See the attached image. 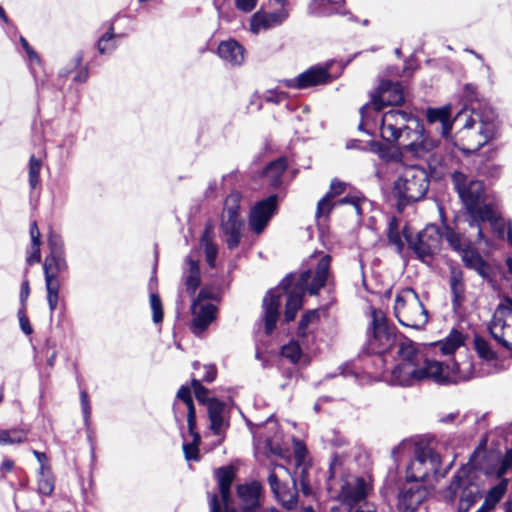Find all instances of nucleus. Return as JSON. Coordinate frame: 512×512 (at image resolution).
Listing matches in <instances>:
<instances>
[{
    "mask_svg": "<svg viewBox=\"0 0 512 512\" xmlns=\"http://www.w3.org/2000/svg\"><path fill=\"white\" fill-rule=\"evenodd\" d=\"M258 0H235V5L237 9L243 12L252 11L256 5Z\"/></svg>",
    "mask_w": 512,
    "mask_h": 512,
    "instance_id": "obj_60",
    "label": "nucleus"
},
{
    "mask_svg": "<svg viewBox=\"0 0 512 512\" xmlns=\"http://www.w3.org/2000/svg\"><path fill=\"white\" fill-rule=\"evenodd\" d=\"M347 187V183L340 181L338 179H333L330 183L329 190L325 194L327 198L334 200L337 196L341 195L345 192Z\"/></svg>",
    "mask_w": 512,
    "mask_h": 512,
    "instance_id": "obj_52",
    "label": "nucleus"
},
{
    "mask_svg": "<svg viewBox=\"0 0 512 512\" xmlns=\"http://www.w3.org/2000/svg\"><path fill=\"white\" fill-rule=\"evenodd\" d=\"M317 318H318V314H317L316 310H311L309 312H306L300 320V323L298 326V334L300 336H305L309 325L311 323H313L314 321H316Z\"/></svg>",
    "mask_w": 512,
    "mask_h": 512,
    "instance_id": "obj_50",
    "label": "nucleus"
},
{
    "mask_svg": "<svg viewBox=\"0 0 512 512\" xmlns=\"http://www.w3.org/2000/svg\"><path fill=\"white\" fill-rule=\"evenodd\" d=\"M196 428L193 429V432H189L193 437V441L191 443L183 444V452L186 460L188 461H197L199 460V448L198 444L200 442V435L195 431Z\"/></svg>",
    "mask_w": 512,
    "mask_h": 512,
    "instance_id": "obj_42",
    "label": "nucleus"
},
{
    "mask_svg": "<svg viewBox=\"0 0 512 512\" xmlns=\"http://www.w3.org/2000/svg\"><path fill=\"white\" fill-rule=\"evenodd\" d=\"M287 160L281 157L269 163L264 170V177L269 181V184L276 188L282 183V175L287 169Z\"/></svg>",
    "mask_w": 512,
    "mask_h": 512,
    "instance_id": "obj_31",
    "label": "nucleus"
},
{
    "mask_svg": "<svg viewBox=\"0 0 512 512\" xmlns=\"http://www.w3.org/2000/svg\"><path fill=\"white\" fill-rule=\"evenodd\" d=\"M32 453L40 465L39 472H43L44 470H51L50 467L47 465L48 458L45 453L39 452L37 450H32Z\"/></svg>",
    "mask_w": 512,
    "mask_h": 512,
    "instance_id": "obj_63",
    "label": "nucleus"
},
{
    "mask_svg": "<svg viewBox=\"0 0 512 512\" xmlns=\"http://www.w3.org/2000/svg\"><path fill=\"white\" fill-rule=\"evenodd\" d=\"M193 320L191 330L195 335L202 334L216 317V306L195 300L192 304Z\"/></svg>",
    "mask_w": 512,
    "mask_h": 512,
    "instance_id": "obj_20",
    "label": "nucleus"
},
{
    "mask_svg": "<svg viewBox=\"0 0 512 512\" xmlns=\"http://www.w3.org/2000/svg\"><path fill=\"white\" fill-rule=\"evenodd\" d=\"M292 480L293 487L290 488L286 484H283V486L280 488V497H275V499L288 510L294 509L297 506L298 502V496L295 486L297 484V481H299V478L295 474Z\"/></svg>",
    "mask_w": 512,
    "mask_h": 512,
    "instance_id": "obj_34",
    "label": "nucleus"
},
{
    "mask_svg": "<svg viewBox=\"0 0 512 512\" xmlns=\"http://www.w3.org/2000/svg\"><path fill=\"white\" fill-rule=\"evenodd\" d=\"M493 229L497 230L499 237L504 238L505 232L507 234V241L509 245L512 247V225L511 222H509L507 225L505 222L500 218V215L498 214V225L496 227L492 226Z\"/></svg>",
    "mask_w": 512,
    "mask_h": 512,
    "instance_id": "obj_53",
    "label": "nucleus"
},
{
    "mask_svg": "<svg viewBox=\"0 0 512 512\" xmlns=\"http://www.w3.org/2000/svg\"><path fill=\"white\" fill-rule=\"evenodd\" d=\"M80 401H81V408H82L84 421H85V424H87L90 414H91V407H90V403H89L88 393L84 390L80 392Z\"/></svg>",
    "mask_w": 512,
    "mask_h": 512,
    "instance_id": "obj_55",
    "label": "nucleus"
},
{
    "mask_svg": "<svg viewBox=\"0 0 512 512\" xmlns=\"http://www.w3.org/2000/svg\"><path fill=\"white\" fill-rule=\"evenodd\" d=\"M48 247L50 250L49 255H62L65 254L64 242L62 237L53 232L52 230L48 235Z\"/></svg>",
    "mask_w": 512,
    "mask_h": 512,
    "instance_id": "obj_48",
    "label": "nucleus"
},
{
    "mask_svg": "<svg viewBox=\"0 0 512 512\" xmlns=\"http://www.w3.org/2000/svg\"><path fill=\"white\" fill-rule=\"evenodd\" d=\"M185 262L188 266L187 270L184 272L185 287L186 291L190 295H193L199 287L201 281L199 261L193 259L191 255H188L185 259Z\"/></svg>",
    "mask_w": 512,
    "mask_h": 512,
    "instance_id": "obj_30",
    "label": "nucleus"
},
{
    "mask_svg": "<svg viewBox=\"0 0 512 512\" xmlns=\"http://www.w3.org/2000/svg\"><path fill=\"white\" fill-rule=\"evenodd\" d=\"M55 488V480L51 470L38 473L37 491L42 496H50Z\"/></svg>",
    "mask_w": 512,
    "mask_h": 512,
    "instance_id": "obj_37",
    "label": "nucleus"
},
{
    "mask_svg": "<svg viewBox=\"0 0 512 512\" xmlns=\"http://www.w3.org/2000/svg\"><path fill=\"white\" fill-rule=\"evenodd\" d=\"M281 355L293 364L298 363L302 356V350L299 343L297 341H290L282 347Z\"/></svg>",
    "mask_w": 512,
    "mask_h": 512,
    "instance_id": "obj_45",
    "label": "nucleus"
},
{
    "mask_svg": "<svg viewBox=\"0 0 512 512\" xmlns=\"http://www.w3.org/2000/svg\"><path fill=\"white\" fill-rule=\"evenodd\" d=\"M20 43H21L22 47L25 49V51L29 57V60L31 62L39 63V57H38L37 53L32 49V47L29 45L27 40L22 36L20 37Z\"/></svg>",
    "mask_w": 512,
    "mask_h": 512,
    "instance_id": "obj_61",
    "label": "nucleus"
},
{
    "mask_svg": "<svg viewBox=\"0 0 512 512\" xmlns=\"http://www.w3.org/2000/svg\"><path fill=\"white\" fill-rule=\"evenodd\" d=\"M204 370V375L202 376V380L207 383H211L216 379L217 369L215 365L207 364L202 366Z\"/></svg>",
    "mask_w": 512,
    "mask_h": 512,
    "instance_id": "obj_57",
    "label": "nucleus"
},
{
    "mask_svg": "<svg viewBox=\"0 0 512 512\" xmlns=\"http://www.w3.org/2000/svg\"><path fill=\"white\" fill-rule=\"evenodd\" d=\"M387 237L389 244L395 247L397 253H401L404 249V242L402 241L398 226L394 219L389 223Z\"/></svg>",
    "mask_w": 512,
    "mask_h": 512,
    "instance_id": "obj_46",
    "label": "nucleus"
},
{
    "mask_svg": "<svg viewBox=\"0 0 512 512\" xmlns=\"http://www.w3.org/2000/svg\"><path fill=\"white\" fill-rule=\"evenodd\" d=\"M488 330L499 345L512 351V297H504L497 305Z\"/></svg>",
    "mask_w": 512,
    "mask_h": 512,
    "instance_id": "obj_10",
    "label": "nucleus"
},
{
    "mask_svg": "<svg viewBox=\"0 0 512 512\" xmlns=\"http://www.w3.org/2000/svg\"><path fill=\"white\" fill-rule=\"evenodd\" d=\"M336 206V203L334 200H331L330 198H327L325 195L318 201L315 217L316 219L320 221H326L333 210V208Z\"/></svg>",
    "mask_w": 512,
    "mask_h": 512,
    "instance_id": "obj_43",
    "label": "nucleus"
},
{
    "mask_svg": "<svg viewBox=\"0 0 512 512\" xmlns=\"http://www.w3.org/2000/svg\"><path fill=\"white\" fill-rule=\"evenodd\" d=\"M450 288L453 294L454 305H460L464 300L465 284L460 269L453 268L450 273Z\"/></svg>",
    "mask_w": 512,
    "mask_h": 512,
    "instance_id": "obj_33",
    "label": "nucleus"
},
{
    "mask_svg": "<svg viewBox=\"0 0 512 512\" xmlns=\"http://www.w3.org/2000/svg\"><path fill=\"white\" fill-rule=\"evenodd\" d=\"M101 29L103 33L98 38L97 50L100 54H111L116 50L119 39L122 38V34H116L114 32L112 21L104 23Z\"/></svg>",
    "mask_w": 512,
    "mask_h": 512,
    "instance_id": "obj_28",
    "label": "nucleus"
},
{
    "mask_svg": "<svg viewBox=\"0 0 512 512\" xmlns=\"http://www.w3.org/2000/svg\"><path fill=\"white\" fill-rule=\"evenodd\" d=\"M474 459L475 454L472 455L466 466L455 473L444 492V499L449 503H454L459 499V512H467L481 496L480 487L473 481L471 475V470L477 467Z\"/></svg>",
    "mask_w": 512,
    "mask_h": 512,
    "instance_id": "obj_6",
    "label": "nucleus"
},
{
    "mask_svg": "<svg viewBox=\"0 0 512 512\" xmlns=\"http://www.w3.org/2000/svg\"><path fill=\"white\" fill-rule=\"evenodd\" d=\"M207 414L209 419V429L221 440L230 426V408L217 398L207 400Z\"/></svg>",
    "mask_w": 512,
    "mask_h": 512,
    "instance_id": "obj_12",
    "label": "nucleus"
},
{
    "mask_svg": "<svg viewBox=\"0 0 512 512\" xmlns=\"http://www.w3.org/2000/svg\"><path fill=\"white\" fill-rule=\"evenodd\" d=\"M367 349L379 356L395 354L397 364L391 369L389 378L392 385L409 387L423 380L448 384L469 378L460 374L462 370L471 367L469 362L454 363L450 368L439 361L428 359L415 342L397 334L396 328L389 325L381 311H372Z\"/></svg>",
    "mask_w": 512,
    "mask_h": 512,
    "instance_id": "obj_1",
    "label": "nucleus"
},
{
    "mask_svg": "<svg viewBox=\"0 0 512 512\" xmlns=\"http://www.w3.org/2000/svg\"><path fill=\"white\" fill-rule=\"evenodd\" d=\"M191 386L194 390L196 399L207 406V400L209 399L207 398V395L209 390L201 384L200 380L195 378L191 380Z\"/></svg>",
    "mask_w": 512,
    "mask_h": 512,
    "instance_id": "obj_51",
    "label": "nucleus"
},
{
    "mask_svg": "<svg viewBox=\"0 0 512 512\" xmlns=\"http://www.w3.org/2000/svg\"><path fill=\"white\" fill-rule=\"evenodd\" d=\"M345 0H312L308 5V13L313 16L328 17L333 14L347 15L349 20H356L355 17L343 8Z\"/></svg>",
    "mask_w": 512,
    "mask_h": 512,
    "instance_id": "obj_23",
    "label": "nucleus"
},
{
    "mask_svg": "<svg viewBox=\"0 0 512 512\" xmlns=\"http://www.w3.org/2000/svg\"><path fill=\"white\" fill-rule=\"evenodd\" d=\"M442 239L443 234L435 224L427 225L416 237L406 236L409 248L423 262L432 258L440 251Z\"/></svg>",
    "mask_w": 512,
    "mask_h": 512,
    "instance_id": "obj_11",
    "label": "nucleus"
},
{
    "mask_svg": "<svg viewBox=\"0 0 512 512\" xmlns=\"http://www.w3.org/2000/svg\"><path fill=\"white\" fill-rule=\"evenodd\" d=\"M507 483L508 481L504 479L498 485L491 488L487 493L484 502H486L490 507L494 508L505 494Z\"/></svg>",
    "mask_w": 512,
    "mask_h": 512,
    "instance_id": "obj_44",
    "label": "nucleus"
},
{
    "mask_svg": "<svg viewBox=\"0 0 512 512\" xmlns=\"http://www.w3.org/2000/svg\"><path fill=\"white\" fill-rule=\"evenodd\" d=\"M29 265L39 263L41 261L40 244H31V252L26 259Z\"/></svg>",
    "mask_w": 512,
    "mask_h": 512,
    "instance_id": "obj_58",
    "label": "nucleus"
},
{
    "mask_svg": "<svg viewBox=\"0 0 512 512\" xmlns=\"http://www.w3.org/2000/svg\"><path fill=\"white\" fill-rule=\"evenodd\" d=\"M427 118L431 124L439 125L436 129L444 138L449 137L453 124L460 126L456 133V145L468 154L477 152L500 135L501 122L498 115L487 107L464 109L457 113L452 122L446 108L428 110Z\"/></svg>",
    "mask_w": 512,
    "mask_h": 512,
    "instance_id": "obj_3",
    "label": "nucleus"
},
{
    "mask_svg": "<svg viewBox=\"0 0 512 512\" xmlns=\"http://www.w3.org/2000/svg\"><path fill=\"white\" fill-rule=\"evenodd\" d=\"M176 398L181 400L187 407V425L189 432L196 428V411L191 396V389L188 386H181L177 392Z\"/></svg>",
    "mask_w": 512,
    "mask_h": 512,
    "instance_id": "obj_32",
    "label": "nucleus"
},
{
    "mask_svg": "<svg viewBox=\"0 0 512 512\" xmlns=\"http://www.w3.org/2000/svg\"><path fill=\"white\" fill-rule=\"evenodd\" d=\"M28 431L22 428L0 430V445H13L23 443L27 439Z\"/></svg>",
    "mask_w": 512,
    "mask_h": 512,
    "instance_id": "obj_36",
    "label": "nucleus"
},
{
    "mask_svg": "<svg viewBox=\"0 0 512 512\" xmlns=\"http://www.w3.org/2000/svg\"><path fill=\"white\" fill-rule=\"evenodd\" d=\"M24 310H25V307H22L18 311L19 323H20L21 330L26 335H30L32 333V328H31V325L29 323V319L25 315V311Z\"/></svg>",
    "mask_w": 512,
    "mask_h": 512,
    "instance_id": "obj_56",
    "label": "nucleus"
},
{
    "mask_svg": "<svg viewBox=\"0 0 512 512\" xmlns=\"http://www.w3.org/2000/svg\"><path fill=\"white\" fill-rule=\"evenodd\" d=\"M264 98L267 102H272V103L277 104L286 98V93L282 92V91H277V90H270V91L266 92Z\"/></svg>",
    "mask_w": 512,
    "mask_h": 512,
    "instance_id": "obj_59",
    "label": "nucleus"
},
{
    "mask_svg": "<svg viewBox=\"0 0 512 512\" xmlns=\"http://www.w3.org/2000/svg\"><path fill=\"white\" fill-rule=\"evenodd\" d=\"M45 286L47 291V301L50 312L56 309L59 301V291L61 287L60 281H47L45 280Z\"/></svg>",
    "mask_w": 512,
    "mask_h": 512,
    "instance_id": "obj_41",
    "label": "nucleus"
},
{
    "mask_svg": "<svg viewBox=\"0 0 512 512\" xmlns=\"http://www.w3.org/2000/svg\"><path fill=\"white\" fill-rule=\"evenodd\" d=\"M30 237H31V244H41L40 231H39L36 221L32 222L30 225Z\"/></svg>",
    "mask_w": 512,
    "mask_h": 512,
    "instance_id": "obj_64",
    "label": "nucleus"
},
{
    "mask_svg": "<svg viewBox=\"0 0 512 512\" xmlns=\"http://www.w3.org/2000/svg\"><path fill=\"white\" fill-rule=\"evenodd\" d=\"M221 227L226 236V244L230 250L235 249L242 237L244 221L241 218H223Z\"/></svg>",
    "mask_w": 512,
    "mask_h": 512,
    "instance_id": "obj_25",
    "label": "nucleus"
},
{
    "mask_svg": "<svg viewBox=\"0 0 512 512\" xmlns=\"http://www.w3.org/2000/svg\"><path fill=\"white\" fill-rule=\"evenodd\" d=\"M316 260L314 269L309 268L302 271L298 277L295 274L287 275L276 289H271L263 299V313L265 332L271 334L275 329L279 318V307L281 304V292L287 294L285 305V320L290 322L295 319L298 310L303 305V297L306 292L310 295L318 294L330 277V255H322Z\"/></svg>",
    "mask_w": 512,
    "mask_h": 512,
    "instance_id": "obj_2",
    "label": "nucleus"
},
{
    "mask_svg": "<svg viewBox=\"0 0 512 512\" xmlns=\"http://www.w3.org/2000/svg\"><path fill=\"white\" fill-rule=\"evenodd\" d=\"M404 100L401 84L390 80H382L377 90L371 95V103L376 111H380L387 105H401Z\"/></svg>",
    "mask_w": 512,
    "mask_h": 512,
    "instance_id": "obj_13",
    "label": "nucleus"
},
{
    "mask_svg": "<svg viewBox=\"0 0 512 512\" xmlns=\"http://www.w3.org/2000/svg\"><path fill=\"white\" fill-rule=\"evenodd\" d=\"M150 306L152 309V319L155 324L162 322L163 320V308L162 302L158 294H150Z\"/></svg>",
    "mask_w": 512,
    "mask_h": 512,
    "instance_id": "obj_49",
    "label": "nucleus"
},
{
    "mask_svg": "<svg viewBox=\"0 0 512 512\" xmlns=\"http://www.w3.org/2000/svg\"><path fill=\"white\" fill-rule=\"evenodd\" d=\"M68 270L65 254L47 255L43 264L44 277L47 281H60L59 275Z\"/></svg>",
    "mask_w": 512,
    "mask_h": 512,
    "instance_id": "obj_27",
    "label": "nucleus"
},
{
    "mask_svg": "<svg viewBox=\"0 0 512 512\" xmlns=\"http://www.w3.org/2000/svg\"><path fill=\"white\" fill-rule=\"evenodd\" d=\"M216 477L218 480L219 494L221 498V501H218L221 512H230L235 509L231 505L230 499V488L235 477L234 470L231 467H221L216 471ZM212 497L213 495L211 498ZM216 497L217 500H219L217 495Z\"/></svg>",
    "mask_w": 512,
    "mask_h": 512,
    "instance_id": "obj_21",
    "label": "nucleus"
},
{
    "mask_svg": "<svg viewBox=\"0 0 512 512\" xmlns=\"http://www.w3.org/2000/svg\"><path fill=\"white\" fill-rule=\"evenodd\" d=\"M42 167V162L34 155L29 160V185L31 189H35L39 184V174Z\"/></svg>",
    "mask_w": 512,
    "mask_h": 512,
    "instance_id": "obj_47",
    "label": "nucleus"
},
{
    "mask_svg": "<svg viewBox=\"0 0 512 512\" xmlns=\"http://www.w3.org/2000/svg\"><path fill=\"white\" fill-rule=\"evenodd\" d=\"M427 489L420 482L406 480L398 494V508L403 512H413L424 501Z\"/></svg>",
    "mask_w": 512,
    "mask_h": 512,
    "instance_id": "obj_15",
    "label": "nucleus"
},
{
    "mask_svg": "<svg viewBox=\"0 0 512 512\" xmlns=\"http://www.w3.org/2000/svg\"><path fill=\"white\" fill-rule=\"evenodd\" d=\"M429 188V176L420 166L405 167L394 183V194L398 198V205L405 206L410 202L422 199Z\"/></svg>",
    "mask_w": 512,
    "mask_h": 512,
    "instance_id": "obj_7",
    "label": "nucleus"
},
{
    "mask_svg": "<svg viewBox=\"0 0 512 512\" xmlns=\"http://www.w3.org/2000/svg\"><path fill=\"white\" fill-rule=\"evenodd\" d=\"M370 486L363 478H350L344 482L339 493V500L350 507L364 501Z\"/></svg>",
    "mask_w": 512,
    "mask_h": 512,
    "instance_id": "obj_18",
    "label": "nucleus"
},
{
    "mask_svg": "<svg viewBox=\"0 0 512 512\" xmlns=\"http://www.w3.org/2000/svg\"><path fill=\"white\" fill-rule=\"evenodd\" d=\"M240 509L237 512H250L259 508L262 504L264 494L263 486L259 481H251L237 486Z\"/></svg>",
    "mask_w": 512,
    "mask_h": 512,
    "instance_id": "obj_17",
    "label": "nucleus"
},
{
    "mask_svg": "<svg viewBox=\"0 0 512 512\" xmlns=\"http://www.w3.org/2000/svg\"><path fill=\"white\" fill-rule=\"evenodd\" d=\"M267 481L274 497H280V488L283 486V483L280 482L274 470L270 472Z\"/></svg>",
    "mask_w": 512,
    "mask_h": 512,
    "instance_id": "obj_54",
    "label": "nucleus"
},
{
    "mask_svg": "<svg viewBox=\"0 0 512 512\" xmlns=\"http://www.w3.org/2000/svg\"><path fill=\"white\" fill-rule=\"evenodd\" d=\"M241 195L239 193H231L225 199L223 218H241L239 215Z\"/></svg>",
    "mask_w": 512,
    "mask_h": 512,
    "instance_id": "obj_38",
    "label": "nucleus"
},
{
    "mask_svg": "<svg viewBox=\"0 0 512 512\" xmlns=\"http://www.w3.org/2000/svg\"><path fill=\"white\" fill-rule=\"evenodd\" d=\"M380 133L383 140L417 158L424 157L438 145L436 140L425 136L418 117L399 109H391L382 115Z\"/></svg>",
    "mask_w": 512,
    "mask_h": 512,
    "instance_id": "obj_4",
    "label": "nucleus"
},
{
    "mask_svg": "<svg viewBox=\"0 0 512 512\" xmlns=\"http://www.w3.org/2000/svg\"><path fill=\"white\" fill-rule=\"evenodd\" d=\"M451 178L455 190L468 211V225L475 228L477 238L482 239V222H489L494 227L498 225L497 207L491 203H485V189L482 181L460 171H455Z\"/></svg>",
    "mask_w": 512,
    "mask_h": 512,
    "instance_id": "obj_5",
    "label": "nucleus"
},
{
    "mask_svg": "<svg viewBox=\"0 0 512 512\" xmlns=\"http://www.w3.org/2000/svg\"><path fill=\"white\" fill-rule=\"evenodd\" d=\"M464 265L477 272L482 278L487 279L490 276V265L484 261L481 255L471 247L467 248L461 254Z\"/></svg>",
    "mask_w": 512,
    "mask_h": 512,
    "instance_id": "obj_29",
    "label": "nucleus"
},
{
    "mask_svg": "<svg viewBox=\"0 0 512 512\" xmlns=\"http://www.w3.org/2000/svg\"><path fill=\"white\" fill-rule=\"evenodd\" d=\"M293 450L296 466L295 474L299 478L302 493L307 496L311 493V487L308 479L309 465L305 461L307 449L300 440H294Z\"/></svg>",
    "mask_w": 512,
    "mask_h": 512,
    "instance_id": "obj_22",
    "label": "nucleus"
},
{
    "mask_svg": "<svg viewBox=\"0 0 512 512\" xmlns=\"http://www.w3.org/2000/svg\"><path fill=\"white\" fill-rule=\"evenodd\" d=\"M277 208V195L273 194L257 202L254 207L251 209L249 215V227L250 229L256 233L260 234L268 222L274 215Z\"/></svg>",
    "mask_w": 512,
    "mask_h": 512,
    "instance_id": "obj_16",
    "label": "nucleus"
},
{
    "mask_svg": "<svg viewBox=\"0 0 512 512\" xmlns=\"http://www.w3.org/2000/svg\"><path fill=\"white\" fill-rule=\"evenodd\" d=\"M244 52L243 46L233 39L222 41L218 46L219 57L233 66L243 63Z\"/></svg>",
    "mask_w": 512,
    "mask_h": 512,
    "instance_id": "obj_26",
    "label": "nucleus"
},
{
    "mask_svg": "<svg viewBox=\"0 0 512 512\" xmlns=\"http://www.w3.org/2000/svg\"><path fill=\"white\" fill-rule=\"evenodd\" d=\"M394 315L408 328L422 329L428 322V311L412 288H404L395 297Z\"/></svg>",
    "mask_w": 512,
    "mask_h": 512,
    "instance_id": "obj_8",
    "label": "nucleus"
},
{
    "mask_svg": "<svg viewBox=\"0 0 512 512\" xmlns=\"http://www.w3.org/2000/svg\"><path fill=\"white\" fill-rule=\"evenodd\" d=\"M201 245L204 247L206 261L210 267L215 266L218 253L217 246L212 242L211 233L206 229L201 237Z\"/></svg>",
    "mask_w": 512,
    "mask_h": 512,
    "instance_id": "obj_39",
    "label": "nucleus"
},
{
    "mask_svg": "<svg viewBox=\"0 0 512 512\" xmlns=\"http://www.w3.org/2000/svg\"><path fill=\"white\" fill-rule=\"evenodd\" d=\"M332 81L328 67L313 66L293 79H284L280 83L286 88L305 89L308 87L327 84Z\"/></svg>",
    "mask_w": 512,
    "mask_h": 512,
    "instance_id": "obj_14",
    "label": "nucleus"
},
{
    "mask_svg": "<svg viewBox=\"0 0 512 512\" xmlns=\"http://www.w3.org/2000/svg\"><path fill=\"white\" fill-rule=\"evenodd\" d=\"M451 465L452 463L441 471L440 455L432 447L418 443L414 448V457L406 470V480L422 483L431 474L444 477L451 468Z\"/></svg>",
    "mask_w": 512,
    "mask_h": 512,
    "instance_id": "obj_9",
    "label": "nucleus"
},
{
    "mask_svg": "<svg viewBox=\"0 0 512 512\" xmlns=\"http://www.w3.org/2000/svg\"><path fill=\"white\" fill-rule=\"evenodd\" d=\"M470 232L468 235L460 234L459 232L454 231L452 228L445 226L444 231L442 232L443 237L446 239L449 246L459 252L463 253L464 250L469 248L472 244H478L482 240H484V235L482 234V239L477 238V231L475 228H471L469 226Z\"/></svg>",
    "mask_w": 512,
    "mask_h": 512,
    "instance_id": "obj_24",
    "label": "nucleus"
},
{
    "mask_svg": "<svg viewBox=\"0 0 512 512\" xmlns=\"http://www.w3.org/2000/svg\"><path fill=\"white\" fill-rule=\"evenodd\" d=\"M464 335L456 330H453L443 341L439 342V347L443 355L453 354L458 348L464 345Z\"/></svg>",
    "mask_w": 512,
    "mask_h": 512,
    "instance_id": "obj_35",
    "label": "nucleus"
},
{
    "mask_svg": "<svg viewBox=\"0 0 512 512\" xmlns=\"http://www.w3.org/2000/svg\"><path fill=\"white\" fill-rule=\"evenodd\" d=\"M474 346L478 356L485 361H494L497 358L496 352L491 345L481 337H475Z\"/></svg>",
    "mask_w": 512,
    "mask_h": 512,
    "instance_id": "obj_40",
    "label": "nucleus"
},
{
    "mask_svg": "<svg viewBox=\"0 0 512 512\" xmlns=\"http://www.w3.org/2000/svg\"><path fill=\"white\" fill-rule=\"evenodd\" d=\"M289 9H278L273 12L257 11L253 14L250 21V30L258 34L261 30H269L280 26L289 17Z\"/></svg>",
    "mask_w": 512,
    "mask_h": 512,
    "instance_id": "obj_19",
    "label": "nucleus"
},
{
    "mask_svg": "<svg viewBox=\"0 0 512 512\" xmlns=\"http://www.w3.org/2000/svg\"><path fill=\"white\" fill-rule=\"evenodd\" d=\"M367 204H368V200L364 196L357 195V201L353 202V204L351 206L354 208L356 215L359 218H361L363 215V208Z\"/></svg>",
    "mask_w": 512,
    "mask_h": 512,
    "instance_id": "obj_62",
    "label": "nucleus"
}]
</instances>
